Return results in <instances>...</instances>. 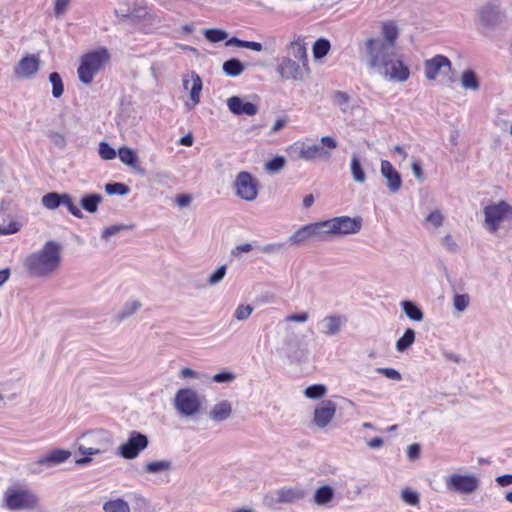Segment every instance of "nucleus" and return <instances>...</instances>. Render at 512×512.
I'll return each mask as SVG.
<instances>
[{"label": "nucleus", "mask_w": 512, "mask_h": 512, "mask_svg": "<svg viewBox=\"0 0 512 512\" xmlns=\"http://www.w3.org/2000/svg\"><path fill=\"white\" fill-rule=\"evenodd\" d=\"M306 151H307V143L305 142H295L290 145L286 152L290 155V157L294 159H303L306 161Z\"/></svg>", "instance_id": "nucleus-43"}, {"label": "nucleus", "mask_w": 512, "mask_h": 512, "mask_svg": "<svg viewBox=\"0 0 512 512\" xmlns=\"http://www.w3.org/2000/svg\"><path fill=\"white\" fill-rule=\"evenodd\" d=\"M285 166V159L282 156H276L265 164V168L269 172H278Z\"/></svg>", "instance_id": "nucleus-55"}, {"label": "nucleus", "mask_w": 512, "mask_h": 512, "mask_svg": "<svg viewBox=\"0 0 512 512\" xmlns=\"http://www.w3.org/2000/svg\"><path fill=\"white\" fill-rule=\"evenodd\" d=\"M229 111L237 116H254L258 113V106L252 102L245 101L239 96H232L227 99Z\"/></svg>", "instance_id": "nucleus-23"}, {"label": "nucleus", "mask_w": 512, "mask_h": 512, "mask_svg": "<svg viewBox=\"0 0 512 512\" xmlns=\"http://www.w3.org/2000/svg\"><path fill=\"white\" fill-rule=\"evenodd\" d=\"M477 23L485 28H492L500 21L499 7L492 3L481 6L476 13Z\"/></svg>", "instance_id": "nucleus-21"}, {"label": "nucleus", "mask_w": 512, "mask_h": 512, "mask_svg": "<svg viewBox=\"0 0 512 512\" xmlns=\"http://www.w3.org/2000/svg\"><path fill=\"white\" fill-rule=\"evenodd\" d=\"M350 97L346 92L336 91L333 95V103L338 106L343 112L349 108Z\"/></svg>", "instance_id": "nucleus-48"}, {"label": "nucleus", "mask_w": 512, "mask_h": 512, "mask_svg": "<svg viewBox=\"0 0 512 512\" xmlns=\"http://www.w3.org/2000/svg\"><path fill=\"white\" fill-rule=\"evenodd\" d=\"M347 323V318L343 314L330 313L325 315L318 323L319 331L327 337H333L342 331Z\"/></svg>", "instance_id": "nucleus-20"}, {"label": "nucleus", "mask_w": 512, "mask_h": 512, "mask_svg": "<svg viewBox=\"0 0 512 512\" xmlns=\"http://www.w3.org/2000/svg\"><path fill=\"white\" fill-rule=\"evenodd\" d=\"M61 205H64L67 207L68 211L75 217L77 218H82L83 217V213L81 211L80 208H78L73 200H72V197L69 195V194H63V197H62V204Z\"/></svg>", "instance_id": "nucleus-52"}, {"label": "nucleus", "mask_w": 512, "mask_h": 512, "mask_svg": "<svg viewBox=\"0 0 512 512\" xmlns=\"http://www.w3.org/2000/svg\"><path fill=\"white\" fill-rule=\"evenodd\" d=\"M204 36L206 39L212 43H217L223 40H226L228 34L226 31L221 29H207L204 31Z\"/></svg>", "instance_id": "nucleus-50"}, {"label": "nucleus", "mask_w": 512, "mask_h": 512, "mask_svg": "<svg viewBox=\"0 0 512 512\" xmlns=\"http://www.w3.org/2000/svg\"><path fill=\"white\" fill-rule=\"evenodd\" d=\"M281 353L287 357L290 362H299L305 358L307 351L300 336L294 331H291L283 340Z\"/></svg>", "instance_id": "nucleus-18"}, {"label": "nucleus", "mask_w": 512, "mask_h": 512, "mask_svg": "<svg viewBox=\"0 0 512 512\" xmlns=\"http://www.w3.org/2000/svg\"><path fill=\"white\" fill-rule=\"evenodd\" d=\"M72 456L70 450L62 448H53L39 457L36 461L29 464V470L33 474H40L46 469L61 465L68 461Z\"/></svg>", "instance_id": "nucleus-10"}, {"label": "nucleus", "mask_w": 512, "mask_h": 512, "mask_svg": "<svg viewBox=\"0 0 512 512\" xmlns=\"http://www.w3.org/2000/svg\"><path fill=\"white\" fill-rule=\"evenodd\" d=\"M98 152L100 157L104 160H113L117 156L115 149L106 142H100Z\"/></svg>", "instance_id": "nucleus-54"}, {"label": "nucleus", "mask_w": 512, "mask_h": 512, "mask_svg": "<svg viewBox=\"0 0 512 512\" xmlns=\"http://www.w3.org/2000/svg\"><path fill=\"white\" fill-rule=\"evenodd\" d=\"M141 308V303L136 299H129L122 306L121 310L117 314V319L122 321L125 318H128L135 314Z\"/></svg>", "instance_id": "nucleus-38"}, {"label": "nucleus", "mask_w": 512, "mask_h": 512, "mask_svg": "<svg viewBox=\"0 0 512 512\" xmlns=\"http://www.w3.org/2000/svg\"><path fill=\"white\" fill-rule=\"evenodd\" d=\"M183 88L189 93V100L185 102L188 111L193 110L200 103V94L203 89V83L200 76L191 71L182 78Z\"/></svg>", "instance_id": "nucleus-17"}, {"label": "nucleus", "mask_w": 512, "mask_h": 512, "mask_svg": "<svg viewBox=\"0 0 512 512\" xmlns=\"http://www.w3.org/2000/svg\"><path fill=\"white\" fill-rule=\"evenodd\" d=\"M312 241L311 232L308 224L299 227L289 238L288 242L292 246H302Z\"/></svg>", "instance_id": "nucleus-30"}, {"label": "nucleus", "mask_w": 512, "mask_h": 512, "mask_svg": "<svg viewBox=\"0 0 512 512\" xmlns=\"http://www.w3.org/2000/svg\"><path fill=\"white\" fill-rule=\"evenodd\" d=\"M69 3H70V0H56L55 8H54L55 14L57 16L64 14L65 11L67 10Z\"/></svg>", "instance_id": "nucleus-62"}, {"label": "nucleus", "mask_w": 512, "mask_h": 512, "mask_svg": "<svg viewBox=\"0 0 512 512\" xmlns=\"http://www.w3.org/2000/svg\"><path fill=\"white\" fill-rule=\"evenodd\" d=\"M306 492L301 486H285L265 496V503L272 507L276 504L294 503L304 499Z\"/></svg>", "instance_id": "nucleus-13"}, {"label": "nucleus", "mask_w": 512, "mask_h": 512, "mask_svg": "<svg viewBox=\"0 0 512 512\" xmlns=\"http://www.w3.org/2000/svg\"><path fill=\"white\" fill-rule=\"evenodd\" d=\"M445 486L449 491L460 494H471L479 487V479L473 474H452L445 478Z\"/></svg>", "instance_id": "nucleus-15"}, {"label": "nucleus", "mask_w": 512, "mask_h": 512, "mask_svg": "<svg viewBox=\"0 0 512 512\" xmlns=\"http://www.w3.org/2000/svg\"><path fill=\"white\" fill-rule=\"evenodd\" d=\"M382 43L391 44L396 48V41L399 36V29L394 21H385L381 24Z\"/></svg>", "instance_id": "nucleus-29"}, {"label": "nucleus", "mask_w": 512, "mask_h": 512, "mask_svg": "<svg viewBox=\"0 0 512 512\" xmlns=\"http://www.w3.org/2000/svg\"><path fill=\"white\" fill-rule=\"evenodd\" d=\"M337 411V404L330 400H321L315 407L313 423L318 428H326L334 419Z\"/></svg>", "instance_id": "nucleus-19"}, {"label": "nucleus", "mask_w": 512, "mask_h": 512, "mask_svg": "<svg viewBox=\"0 0 512 512\" xmlns=\"http://www.w3.org/2000/svg\"><path fill=\"white\" fill-rule=\"evenodd\" d=\"M415 341V332L411 328H407L401 338L396 342L398 352L406 351Z\"/></svg>", "instance_id": "nucleus-39"}, {"label": "nucleus", "mask_w": 512, "mask_h": 512, "mask_svg": "<svg viewBox=\"0 0 512 512\" xmlns=\"http://www.w3.org/2000/svg\"><path fill=\"white\" fill-rule=\"evenodd\" d=\"M40 60L36 55H28L22 58L15 68V74L19 78H30L39 70Z\"/></svg>", "instance_id": "nucleus-25"}, {"label": "nucleus", "mask_w": 512, "mask_h": 512, "mask_svg": "<svg viewBox=\"0 0 512 512\" xmlns=\"http://www.w3.org/2000/svg\"><path fill=\"white\" fill-rule=\"evenodd\" d=\"M118 157L123 164L133 169L139 168V158L133 149L126 146L119 148Z\"/></svg>", "instance_id": "nucleus-32"}, {"label": "nucleus", "mask_w": 512, "mask_h": 512, "mask_svg": "<svg viewBox=\"0 0 512 512\" xmlns=\"http://www.w3.org/2000/svg\"><path fill=\"white\" fill-rule=\"evenodd\" d=\"M470 302V296L466 293H454L452 297V305L457 312H464L469 307Z\"/></svg>", "instance_id": "nucleus-42"}, {"label": "nucleus", "mask_w": 512, "mask_h": 512, "mask_svg": "<svg viewBox=\"0 0 512 512\" xmlns=\"http://www.w3.org/2000/svg\"><path fill=\"white\" fill-rule=\"evenodd\" d=\"M222 69L227 76L237 77L243 73L245 66L240 60L233 58L225 61Z\"/></svg>", "instance_id": "nucleus-35"}, {"label": "nucleus", "mask_w": 512, "mask_h": 512, "mask_svg": "<svg viewBox=\"0 0 512 512\" xmlns=\"http://www.w3.org/2000/svg\"><path fill=\"white\" fill-rule=\"evenodd\" d=\"M104 512H131L128 502L124 499L117 498L111 499L104 503Z\"/></svg>", "instance_id": "nucleus-36"}, {"label": "nucleus", "mask_w": 512, "mask_h": 512, "mask_svg": "<svg viewBox=\"0 0 512 512\" xmlns=\"http://www.w3.org/2000/svg\"><path fill=\"white\" fill-rule=\"evenodd\" d=\"M483 227L496 234L512 222V205L505 200L491 201L483 207Z\"/></svg>", "instance_id": "nucleus-6"}, {"label": "nucleus", "mask_w": 512, "mask_h": 512, "mask_svg": "<svg viewBox=\"0 0 512 512\" xmlns=\"http://www.w3.org/2000/svg\"><path fill=\"white\" fill-rule=\"evenodd\" d=\"M253 310H254V308L249 304L238 305L234 311V317L238 321H244L251 316Z\"/></svg>", "instance_id": "nucleus-53"}, {"label": "nucleus", "mask_w": 512, "mask_h": 512, "mask_svg": "<svg viewBox=\"0 0 512 512\" xmlns=\"http://www.w3.org/2000/svg\"><path fill=\"white\" fill-rule=\"evenodd\" d=\"M171 467V463L167 460L153 461L145 465V470L148 473H160L168 471Z\"/></svg>", "instance_id": "nucleus-47"}, {"label": "nucleus", "mask_w": 512, "mask_h": 512, "mask_svg": "<svg viewBox=\"0 0 512 512\" xmlns=\"http://www.w3.org/2000/svg\"><path fill=\"white\" fill-rule=\"evenodd\" d=\"M49 138L56 146H59V147L65 146L66 141H65L64 136L61 133L51 132L49 135Z\"/></svg>", "instance_id": "nucleus-63"}, {"label": "nucleus", "mask_w": 512, "mask_h": 512, "mask_svg": "<svg viewBox=\"0 0 512 512\" xmlns=\"http://www.w3.org/2000/svg\"><path fill=\"white\" fill-rule=\"evenodd\" d=\"M360 216H338L308 224L312 240L327 241L347 235L357 234L362 228Z\"/></svg>", "instance_id": "nucleus-1"}, {"label": "nucleus", "mask_w": 512, "mask_h": 512, "mask_svg": "<svg viewBox=\"0 0 512 512\" xmlns=\"http://www.w3.org/2000/svg\"><path fill=\"white\" fill-rule=\"evenodd\" d=\"M285 57H290L293 60L299 61L304 67L309 65L306 45L300 40L293 41L289 44L287 48V55Z\"/></svg>", "instance_id": "nucleus-26"}, {"label": "nucleus", "mask_w": 512, "mask_h": 512, "mask_svg": "<svg viewBox=\"0 0 512 512\" xmlns=\"http://www.w3.org/2000/svg\"><path fill=\"white\" fill-rule=\"evenodd\" d=\"M375 73L392 81L405 82L410 76V70L404 64L402 55L396 51L392 57H389Z\"/></svg>", "instance_id": "nucleus-9"}, {"label": "nucleus", "mask_w": 512, "mask_h": 512, "mask_svg": "<svg viewBox=\"0 0 512 512\" xmlns=\"http://www.w3.org/2000/svg\"><path fill=\"white\" fill-rule=\"evenodd\" d=\"M427 224L432 226L433 228H440L444 223V215L443 213L436 209L431 211L427 217L425 218Z\"/></svg>", "instance_id": "nucleus-49"}, {"label": "nucleus", "mask_w": 512, "mask_h": 512, "mask_svg": "<svg viewBox=\"0 0 512 512\" xmlns=\"http://www.w3.org/2000/svg\"><path fill=\"white\" fill-rule=\"evenodd\" d=\"M327 393V387L324 384L310 385L303 391L306 398L318 400L322 399Z\"/></svg>", "instance_id": "nucleus-40"}, {"label": "nucleus", "mask_w": 512, "mask_h": 512, "mask_svg": "<svg viewBox=\"0 0 512 512\" xmlns=\"http://www.w3.org/2000/svg\"><path fill=\"white\" fill-rule=\"evenodd\" d=\"M49 81L52 84V95L55 98H59L60 96H62V94L64 92V85H63V82H62V79H61V76L59 75V73L52 72L49 75Z\"/></svg>", "instance_id": "nucleus-46"}, {"label": "nucleus", "mask_w": 512, "mask_h": 512, "mask_svg": "<svg viewBox=\"0 0 512 512\" xmlns=\"http://www.w3.org/2000/svg\"><path fill=\"white\" fill-rule=\"evenodd\" d=\"M103 197L100 194H88L82 197L80 204L89 213H95Z\"/></svg>", "instance_id": "nucleus-37"}, {"label": "nucleus", "mask_w": 512, "mask_h": 512, "mask_svg": "<svg viewBox=\"0 0 512 512\" xmlns=\"http://www.w3.org/2000/svg\"><path fill=\"white\" fill-rule=\"evenodd\" d=\"M401 499L409 506L417 507L420 503V494L410 488H405L401 491Z\"/></svg>", "instance_id": "nucleus-45"}, {"label": "nucleus", "mask_w": 512, "mask_h": 512, "mask_svg": "<svg viewBox=\"0 0 512 512\" xmlns=\"http://www.w3.org/2000/svg\"><path fill=\"white\" fill-rule=\"evenodd\" d=\"M380 172L382 177L386 180L388 190L391 193H397L402 187V178L400 173L388 160H381Z\"/></svg>", "instance_id": "nucleus-22"}, {"label": "nucleus", "mask_w": 512, "mask_h": 512, "mask_svg": "<svg viewBox=\"0 0 512 512\" xmlns=\"http://www.w3.org/2000/svg\"><path fill=\"white\" fill-rule=\"evenodd\" d=\"M337 147L335 138L323 136L319 143L307 144L306 161L328 160L331 158V151Z\"/></svg>", "instance_id": "nucleus-16"}, {"label": "nucleus", "mask_w": 512, "mask_h": 512, "mask_svg": "<svg viewBox=\"0 0 512 512\" xmlns=\"http://www.w3.org/2000/svg\"><path fill=\"white\" fill-rule=\"evenodd\" d=\"M124 229H126V226L122 224L106 227L103 229L101 237L103 240L108 241L111 237L115 236Z\"/></svg>", "instance_id": "nucleus-58"}, {"label": "nucleus", "mask_w": 512, "mask_h": 512, "mask_svg": "<svg viewBox=\"0 0 512 512\" xmlns=\"http://www.w3.org/2000/svg\"><path fill=\"white\" fill-rule=\"evenodd\" d=\"M443 68L451 69V61L443 55H436L424 62L425 76L429 80H435Z\"/></svg>", "instance_id": "nucleus-24"}, {"label": "nucleus", "mask_w": 512, "mask_h": 512, "mask_svg": "<svg viewBox=\"0 0 512 512\" xmlns=\"http://www.w3.org/2000/svg\"><path fill=\"white\" fill-rule=\"evenodd\" d=\"M226 266L218 267L208 278L207 283L211 286L220 283L226 275Z\"/></svg>", "instance_id": "nucleus-56"}, {"label": "nucleus", "mask_w": 512, "mask_h": 512, "mask_svg": "<svg viewBox=\"0 0 512 512\" xmlns=\"http://www.w3.org/2000/svg\"><path fill=\"white\" fill-rule=\"evenodd\" d=\"M236 379V376L232 372L223 371L213 376L212 380L216 383H231Z\"/></svg>", "instance_id": "nucleus-59"}, {"label": "nucleus", "mask_w": 512, "mask_h": 512, "mask_svg": "<svg viewBox=\"0 0 512 512\" xmlns=\"http://www.w3.org/2000/svg\"><path fill=\"white\" fill-rule=\"evenodd\" d=\"M174 407L181 416L192 417L200 412L202 399L194 389L182 388L175 394Z\"/></svg>", "instance_id": "nucleus-7"}, {"label": "nucleus", "mask_w": 512, "mask_h": 512, "mask_svg": "<svg viewBox=\"0 0 512 512\" xmlns=\"http://www.w3.org/2000/svg\"><path fill=\"white\" fill-rule=\"evenodd\" d=\"M105 191L109 195H127L129 193V188L127 185L123 183H107L105 185Z\"/></svg>", "instance_id": "nucleus-51"}, {"label": "nucleus", "mask_w": 512, "mask_h": 512, "mask_svg": "<svg viewBox=\"0 0 512 512\" xmlns=\"http://www.w3.org/2000/svg\"><path fill=\"white\" fill-rule=\"evenodd\" d=\"M192 201V198L190 195L188 194H181V195H178L175 199V202L178 206L180 207H186L188 206Z\"/></svg>", "instance_id": "nucleus-64"}, {"label": "nucleus", "mask_w": 512, "mask_h": 512, "mask_svg": "<svg viewBox=\"0 0 512 512\" xmlns=\"http://www.w3.org/2000/svg\"><path fill=\"white\" fill-rule=\"evenodd\" d=\"M402 311L405 315L412 321L420 322L424 318L423 311L421 308L413 301L403 300L400 303Z\"/></svg>", "instance_id": "nucleus-31"}, {"label": "nucleus", "mask_w": 512, "mask_h": 512, "mask_svg": "<svg viewBox=\"0 0 512 512\" xmlns=\"http://www.w3.org/2000/svg\"><path fill=\"white\" fill-rule=\"evenodd\" d=\"M367 62L370 69L374 72L384 64V62L394 55L396 48L391 44H384L380 38H370L365 43Z\"/></svg>", "instance_id": "nucleus-8"}, {"label": "nucleus", "mask_w": 512, "mask_h": 512, "mask_svg": "<svg viewBox=\"0 0 512 512\" xmlns=\"http://www.w3.org/2000/svg\"><path fill=\"white\" fill-rule=\"evenodd\" d=\"M232 414V405L228 400H222L215 405L209 411V417L214 422H222L228 419Z\"/></svg>", "instance_id": "nucleus-28"}, {"label": "nucleus", "mask_w": 512, "mask_h": 512, "mask_svg": "<svg viewBox=\"0 0 512 512\" xmlns=\"http://www.w3.org/2000/svg\"><path fill=\"white\" fill-rule=\"evenodd\" d=\"M62 197H63V194H59L56 192H50V193L45 194L42 197L41 202L45 208H47L49 210H54L62 204Z\"/></svg>", "instance_id": "nucleus-41"}, {"label": "nucleus", "mask_w": 512, "mask_h": 512, "mask_svg": "<svg viewBox=\"0 0 512 512\" xmlns=\"http://www.w3.org/2000/svg\"><path fill=\"white\" fill-rule=\"evenodd\" d=\"M149 441L146 435L131 431L128 439L118 447V455L127 460L137 458L148 447Z\"/></svg>", "instance_id": "nucleus-12"}, {"label": "nucleus", "mask_w": 512, "mask_h": 512, "mask_svg": "<svg viewBox=\"0 0 512 512\" xmlns=\"http://www.w3.org/2000/svg\"><path fill=\"white\" fill-rule=\"evenodd\" d=\"M461 86L467 90L476 91L480 87V82L476 76V73L472 69H466L463 71L460 77Z\"/></svg>", "instance_id": "nucleus-34"}, {"label": "nucleus", "mask_w": 512, "mask_h": 512, "mask_svg": "<svg viewBox=\"0 0 512 512\" xmlns=\"http://www.w3.org/2000/svg\"><path fill=\"white\" fill-rule=\"evenodd\" d=\"M20 224L17 221H9L0 223V235H11L20 230Z\"/></svg>", "instance_id": "nucleus-57"}, {"label": "nucleus", "mask_w": 512, "mask_h": 512, "mask_svg": "<svg viewBox=\"0 0 512 512\" xmlns=\"http://www.w3.org/2000/svg\"><path fill=\"white\" fill-rule=\"evenodd\" d=\"M61 264V246L48 241L44 246L25 259L24 266L35 277H46L55 272Z\"/></svg>", "instance_id": "nucleus-2"}, {"label": "nucleus", "mask_w": 512, "mask_h": 512, "mask_svg": "<svg viewBox=\"0 0 512 512\" xmlns=\"http://www.w3.org/2000/svg\"><path fill=\"white\" fill-rule=\"evenodd\" d=\"M335 498V490L329 485L318 487L313 495V503L317 506L331 507Z\"/></svg>", "instance_id": "nucleus-27"}, {"label": "nucleus", "mask_w": 512, "mask_h": 512, "mask_svg": "<svg viewBox=\"0 0 512 512\" xmlns=\"http://www.w3.org/2000/svg\"><path fill=\"white\" fill-rule=\"evenodd\" d=\"M350 171L356 183L363 184L366 181V174L358 154L354 153L350 161Z\"/></svg>", "instance_id": "nucleus-33"}, {"label": "nucleus", "mask_w": 512, "mask_h": 512, "mask_svg": "<svg viewBox=\"0 0 512 512\" xmlns=\"http://www.w3.org/2000/svg\"><path fill=\"white\" fill-rule=\"evenodd\" d=\"M276 71L283 80L302 81L310 73V66L304 67L299 61L283 56L278 60Z\"/></svg>", "instance_id": "nucleus-11"}, {"label": "nucleus", "mask_w": 512, "mask_h": 512, "mask_svg": "<svg viewBox=\"0 0 512 512\" xmlns=\"http://www.w3.org/2000/svg\"><path fill=\"white\" fill-rule=\"evenodd\" d=\"M75 444L79 453L84 457L75 462L79 466H85L92 462L93 456L106 453L113 445L112 434L104 429H93L82 433L77 437Z\"/></svg>", "instance_id": "nucleus-3"}, {"label": "nucleus", "mask_w": 512, "mask_h": 512, "mask_svg": "<svg viewBox=\"0 0 512 512\" xmlns=\"http://www.w3.org/2000/svg\"><path fill=\"white\" fill-rule=\"evenodd\" d=\"M110 54L104 47L89 51L80 58L77 74L80 82L89 85L108 64Z\"/></svg>", "instance_id": "nucleus-5"}, {"label": "nucleus", "mask_w": 512, "mask_h": 512, "mask_svg": "<svg viewBox=\"0 0 512 512\" xmlns=\"http://www.w3.org/2000/svg\"><path fill=\"white\" fill-rule=\"evenodd\" d=\"M377 372L394 381H400L402 379L400 372L394 368H378Z\"/></svg>", "instance_id": "nucleus-60"}, {"label": "nucleus", "mask_w": 512, "mask_h": 512, "mask_svg": "<svg viewBox=\"0 0 512 512\" xmlns=\"http://www.w3.org/2000/svg\"><path fill=\"white\" fill-rule=\"evenodd\" d=\"M39 505L38 494L20 482L9 485L2 495L1 507L10 512H31L37 510Z\"/></svg>", "instance_id": "nucleus-4"}, {"label": "nucleus", "mask_w": 512, "mask_h": 512, "mask_svg": "<svg viewBox=\"0 0 512 512\" xmlns=\"http://www.w3.org/2000/svg\"><path fill=\"white\" fill-rule=\"evenodd\" d=\"M309 319L308 312H300L296 314H290L285 317V322H298L304 323Z\"/></svg>", "instance_id": "nucleus-61"}, {"label": "nucleus", "mask_w": 512, "mask_h": 512, "mask_svg": "<svg viewBox=\"0 0 512 512\" xmlns=\"http://www.w3.org/2000/svg\"><path fill=\"white\" fill-rule=\"evenodd\" d=\"M234 187L235 194L242 200L251 202L258 196V180L247 171H241L237 174Z\"/></svg>", "instance_id": "nucleus-14"}, {"label": "nucleus", "mask_w": 512, "mask_h": 512, "mask_svg": "<svg viewBox=\"0 0 512 512\" xmlns=\"http://www.w3.org/2000/svg\"><path fill=\"white\" fill-rule=\"evenodd\" d=\"M330 42L326 39H318L313 45V56L315 59H321L326 56L330 50Z\"/></svg>", "instance_id": "nucleus-44"}]
</instances>
